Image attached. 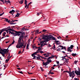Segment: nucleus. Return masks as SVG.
<instances>
[{
	"mask_svg": "<svg viewBox=\"0 0 80 80\" xmlns=\"http://www.w3.org/2000/svg\"><path fill=\"white\" fill-rule=\"evenodd\" d=\"M21 34H20V38L18 39V44L16 46V48H20L22 47L23 46L24 44V41H23V38L24 37H25V34L23 33H21Z\"/></svg>",
	"mask_w": 80,
	"mask_h": 80,
	"instance_id": "1",
	"label": "nucleus"
},
{
	"mask_svg": "<svg viewBox=\"0 0 80 80\" xmlns=\"http://www.w3.org/2000/svg\"><path fill=\"white\" fill-rule=\"evenodd\" d=\"M78 70L76 69V68H74L75 72H74V71H72V72H70V77H71L72 78H74V77L75 76V73L77 75H79L80 76V68H78Z\"/></svg>",
	"mask_w": 80,
	"mask_h": 80,
	"instance_id": "2",
	"label": "nucleus"
},
{
	"mask_svg": "<svg viewBox=\"0 0 80 80\" xmlns=\"http://www.w3.org/2000/svg\"><path fill=\"white\" fill-rule=\"evenodd\" d=\"M15 32H11V31H9V34H13L14 35V36H20V33H22V32L20 31H14Z\"/></svg>",
	"mask_w": 80,
	"mask_h": 80,
	"instance_id": "3",
	"label": "nucleus"
},
{
	"mask_svg": "<svg viewBox=\"0 0 80 80\" xmlns=\"http://www.w3.org/2000/svg\"><path fill=\"white\" fill-rule=\"evenodd\" d=\"M53 37V36L52 35H50L49 36L47 37V40H46L47 42H48V41L50 40L51 39H52V38Z\"/></svg>",
	"mask_w": 80,
	"mask_h": 80,
	"instance_id": "4",
	"label": "nucleus"
},
{
	"mask_svg": "<svg viewBox=\"0 0 80 80\" xmlns=\"http://www.w3.org/2000/svg\"><path fill=\"white\" fill-rule=\"evenodd\" d=\"M49 63H50L48 61H47V62H42V65L43 66L44 65H45V67H46V66H47V65H48V64H49Z\"/></svg>",
	"mask_w": 80,
	"mask_h": 80,
	"instance_id": "5",
	"label": "nucleus"
},
{
	"mask_svg": "<svg viewBox=\"0 0 80 80\" xmlns=\"http://www.w3.org/2000/svg\"><path fill=\"white\" fill-rule=\"evenodd\" d=\"M66 57V56H64L63 57H62V60H65V62H66L67 63L68 62V61L69 60V59H66V58H65V57Z\"/></svg>",
	"mask_w": 80,
	"mask_h": 80,
	"instance_id": "6",
	"label": "nucleus"
},
{
	"mask_svg": "<svg viewBox=\"0 0 80 80\" xmlns=\"http://www.w3.org/2000/svg\"><path fill=\"white\" fill-rule=\"evenodd\" d=\"M8 48L7 49H4L2 50V52H4V53L5 54V53H8Z\"/></svg>",
	"mask_w": 80,
	"mask_h": 80,
	"instance_id": "7",
	"label": "nucleus"
},
{
	"mask_svg": "<svg viewBox=\"0 0 80 80\" xmlns=\"http://www.w3.org/2000/svg\"><path fill=\"white\" fill-rule=\"evenodd\" d=\"M47 37L48 36L47 35H44L43 36H42V39H44V40H47Z\"/></svg>",
	"mask_w": 80,
	"mask_h": 80,
	"instance_id": "8",
	"label": "nucleus"
},
{
	"mask_svg": "<svg viewBox=\"0 0 80 80\" xmlns=\"http://www.w3.org/2000/svg\"><path fill=\"white\" fill-rule=\"evenodd\" d=\"M7 28H3V29H2V30H0V35H1V34H2V32H4V31H5V30H6V29H7Z\"/></svg>",
	"mask_w": 80,
	"mask_h": 80,
	"instance_id": "9",
	"label": "nucleus"
},
{
	"mask_svg": "<svg viewBox=\"0 0 80 80\" xmlns=\"http://www.w3.org/2000/svg\"><path fill=\"white\" fill-rule=\"evenodd\" d=\"M54 57H57V56L55 55V56H51V57H49V58H48V59H50L51 58H54Z\"/></svg>",
	"mask_w": 80,
	"mask_h": 80,
	"instance_id": "10",
	"label": "nucleus"
},
{
	"mask_svg": "<svg viewBox=\"0 0 80 80\" xmlns=\"http://www.w3.org/2000/svg\"><path fill=\"white\" fill-rule=\"evenodd\" d=\"M15 12V11L14 10L12 9V11H10L9 13H11V14H12L13 13H14Z\"/></svg>",
	"mask_w": 80,
	"mask_h": 80,
	"instance_id": "11",
	"label": "nucleus"
},
{
	"mask_svg": "<svg viewBox=\"0 0 80 80\" xmlns=\"http://www.w3.org/2000/svg\"><path fill=\"white\" fill-rule=\"evenodd\" d=\"M55 42L56 43L57 45L60 44V41H55Z\"/></svg>",
	"mask_w": 80,
	"mask_h": 80,
	"instance_id": "12",
	"label": "nucleus"
},
{
	"mask_svg": "<svg viewBox=\"0 0 80 80\" xmlns=\"http://www.w3.org/2000/svg\"><path fill=\"white\" fill-rule=\"evenodd\" d=\"M63 72H66V73H68L69 74V76H70V71H64Z\"/></svg>",
	"mask_w": 80,
	"mask_h": 80,
	"instance_id": "13",
	"label": "nucleus"
},
{
	"mask_svg": "<svg viewBox=\"0 0 80 80\" xmlns=\"http://www.w3.org/2000/svg\"><path fill=\"white\" fill-rule=\"evenodd\" d=\"M24 0H21L20 1H19V3L20 4H22L23 3V2H24Z\"/></svg>",
	"mask_w": 80,
	"mask_h": 80,
	"instance_id": "14",
	"label": "nucleus"
},
{
	"mask_svg": "<svg viewBox=\"0 0 80 80\" xmlns=\"http://www.w3.org/2000/svg\"><path fill=\"white\" fill-rule=\"evenodd\" d=\"M5 22H8L9 23H10V21L8 20V19L7 18H5Z\"/></svg>",
	"mask_w": 80,
	"mask_h": 80,
	"instance_id": "15",
	"label": "nucleus"
},
{
	"mask_svg": "<svg viewBox=\"0 0 80 80\" xmlns=\"http://www.w3.org/2000/svg\"><path fill=\"white\" fill-rule=\"evenodd\" d=\"M8 30H10V31H12V32H15V30H13V29H11V28H9L8 29Z\"/></svg>",
	"mask_w": 80,
	"mask_h": 80,
	"instance_id": "16",
	"label": "nucleus"
},
{
	"mask_svg": "<svg viewBox=\"0 0 80 80\" xmlns=\"http://www.w3.org/2000/svg\"><path fill=\"white\" fill-rule=\"evenodd\" d=\"M35 32L36 33H38V32H39V30H38L36 31V30H35L34 31V32Z\"/></svg>",
	"mask_w": 80,
	"mask_h": 80,
	"instance_id": "17",
	"label": "nucleus"
},
{
	"mask_svg": "<svg viewBox=\"0 0 80 80\" xmlns=\"http://www.w3.org/2000/svg\"><path fill=\"white\" fill-rule=\"evenodd\" d=\"M73 47H74V46H73V45H71L70 46V49L72 50Z\"/></svg>",
	"mask_w": 80,
	"mask_h": 80,
	"instance_id": "18",
	"label": "nucleus"
},
{
	"mask_svg": "<svg viewBox=\"0 0 80 80\" xmlns=\"http://www.w3.org/2000/svg\"><path fill=\"white\" fill-rule=\"evenodd\" d=\"M10 60V58H8V59H6L5 62L6 63H8V61H9V60Z\"/></svg>",
	"mask_w": 80,
	"mask_h": 80,
	"instance_id": "19",
	"label": "nucleus"
},
{
	"mask_svg": "<svg viewBox=\"0 0 80 80\" xmlns=\"http://www.w3.org/2000/svg\"><path fill=\"white\" fill-rule=\"evenodd\" d=\"M20 15V14H19V13H18L16 15L15 17H14V18H15V17H18V16Z\"/></svg>",
	"mask_w": 80,
	"mask_h": 80,
	"instance_id": "20",
	"label": "nucleus"
},
{
	"mask_svg": "<svg viewBox=\"0 0 80 80\" xmlns=\"http://www.w3.org/2000/svg\"><path fill=\"white\" fill-rule=\"evenodd\" d=\"M52 40H57V39H56V38H54V37H53V36H52Z\"/></svg>",
	"mask_w": 80,
	"mask_h": 80,
	"instance_id": "21",
	"label": "nucleus"
},
{
	"mask_svg": "<svg viewBox=\"0 0 80 80\" xmlns=\"http://www.w3.org/2000/svg\"><path fill=\"white\" fill-rule=\"evenodd\" d=\"M72 56H73V57H75V56H76V55H77V54L76 53H72Z\"/></svg>",
	"mask_w": 80,
	"mask_h": 80,
	"instance_id": "22",
	"label": "nucleus"
},
{
	"mask_svg": "<svg viewBox=\"0 0 80 80\" xmlns=\"http://www.w3.org/2000/svg\"><path fill=\"white\" fill-rule=\"evenodd\" d=\"M70 47H68V52H70Z\"/></svg>",
	"mask_w": 80,
	"mask_h": 80,
	"instance_id": "23",
	"label": "nucleus"
},
{
	"mask_svg": "<svg viewBox=\"0 0 80 80\" xmlns=\"http://www.w3.org/2000/svg\"><path fill=\"white\" fill-rule=\"evenodd\" d=\"M2 35L3 36H5V35H6V32L3 33Z\"/></svg>",
	"mask_w": 80,
	"mask_h": 80,
	"instance_id": "24",
	"label": "nucleus"
},
{
	"mask_svg": "<svg viewBox=\"0 0 80 80\" xmlns=\"http://www.w3.org/2000/svg\"><path fill=\"white\" fill-rule=\"evenodd\" d=\"M24 4L25 5L27 4V0H25V3Z\"/></svg>",
	"mask_w": 80,
	"mask_h": 80,
	"instance_id": "25",
	"label": "nucleus"
},
{
	"mask_svg": "<svg viewBox=\"0 0 80 80\" xmlns=\"http://www.w3.org/2000/svg\"><path fill=\"white\" fill-rule=\"evenodd\" d=\"M53 45H54V46H53V48H53V50H55V43H53Z\"/></svg>",
	"mask_w": 80,
	"mask_h": 80,
	"instance_id": "26",
	"label": "nucleus"
},
{
	"mask_svg": "<svg viewBox=\"0 0 80 80\" xmlns=\"http://www.w3.org/2000/svg\"><path fill=\"white\" fill-rule=\"evenodd\" d=\"M36 57V60H37L38 59L39 60V59H40V57Z\"/></svg>",
	"mask_w": 80,
	"mask_h": 80,
	"instance_id": "27",
	"label": "nucleus"
},
{
	"mask_svg": "<svg viewBox=\"0 0 80 80\" xmlns=\"http://www.w3.org/2000/svg\"><path fill=\"white\" fill-rule=\"evenodd\" d=\"M54 73H55L51 72H50V73H49V74H51V75H53V74H54Z\"/></svg>",
	"mask_w": 80,
	"mask_h": 80,
	"instance_id": "28",
	"label": "nucleus"
},
{
	"mask_svg": "<svg viewBox=\"0 0 80 80\" xmlns=\"http://www.w3.org/2000/svg\"><path fill=\"white\" fill-rule=\"evenodd\" d=\"M28 46H29V44H27L26 47V49H28Z\"/></svg>",
	"mask_w": 80,
	"mask_h": 80,
	"instance_id": "29",
	"label": "nucleus"
},
{
	"mask_svg": "<svg viewBox=\"0 0 80 80\" xmlns=\"http://www.w3.org/2000/svg\"><path fill=\"white\" fill-rule=\"evenodd\" d=\"M49 60V59H48L47 61H48L49 63H51V62H52V60H51V59H50V60Z\"/></svg>",
	"mask_w": 80,
	"mask_h": 80,
	"instance_id": "30",
	"label": "nucleus"
},
{
	"mask_svg": "<svg viewBox=\"0 0 80 80\" xmlns=\"http://www.w3.org/2000/svg\"><path fill=\"white\" fill-rule=\"evenodd\" d=\"M9 23L11 24V25H14V24H16V23H10V22Z\"/></svg>",
	"mask_w": 80,
	"mask_h": 80,
	"instance_id": "31",
	"label": "nucleus"
},
{
	"mask_svg": "<svg viewBox=\"0 0 80 80\" xmlns=\"http://www.w3.org/2000/svg\"><path fill=\"white\" fill-rule=\"evenodd\" d=\"M49 55L48 54H46V55L45 56V57H46V58H47L48 57H49Z\"/></svg>",
	"mask_w": 80,
	"mask_h": 80,
	"instance_id": "32",
	"label": "nucleus"
},
{
	"mask_svg": "<svg viewBox=\"0 0 80 80\" xmlns=\"http://www.w3.org/2000/svg\"><path fill=\"white\" fill-rule=\"evenodd\" d=\"M38 56L41 58L42 59H43L44 57H43L42 56H40L39 55H38Z\"/></svg>",
	"mask_w": 80,
	"mask_h": 80,
	"instance_id": "33",
	"label": "nucleus"
},
{
	"mask_svg": "<svg viewBox=\"0 0 80 80\" xmlns=\"http://www.w3.org/2000/svg\"><path fill=\"white\" fill-rule=\"evenodd\" d=\"M40 47H41V46L38 47V50H41V48H40Z\"/></svg>",
	"mask_w": 80,
	"mask_h": 80,
	"instance_id": "34",
	"label": "nucleus"
},
{
	"mask_svg": "<svg viewBox=\"0 0 80 80\" xmlns=\"http://www.w3.org/2000/svg\"><path fill=\"white\" fill-rule=\"evenodd\" d=\"M78 61H76L75 60V61H74V63L75 64H77V62H78Z\"/></svg>",
	"mask_w": 80,
	"mask_h": 80,
	"instance_id": "35",
	"label": "nucleus"
},
{
	"mask_svg": "<svg viewBox=\"0 0 80 80\" xmlns=\"http://www.w3.org/2000/svg\"><path fill=\"white\" fill-rule=\"evenodd\" d=\"M24 45V44H23V45ZM26 46V45H25L24 46H23L24 47H22L21 48H25V47Z\"/></svg>",
	"mask_w": 80,
	"mask_h": 80,
	"instance_id": "36",
	"label": "nucleus"
},
{
	"mask_svg": "<svg viewBox=\"0 0 80 80\" xmlns=\"http://www.w3.org/2000/svg\"><path fill=\"white\" fill-rule=\"evenodd\" d=\"M18 72L20 73H21V74H23V72H22V71H18Z\"/></svg>",
	"mask_w": 80,
	"mask_h": 80,
	"instance_id": "37",
	"label": "nucleus"
},
{
	"mask_svg": "<svg viewBox=\"0 0 80 80\" xmlns=\"http://www.w3.org/2000/svg\"><path fill=\"white\" fill-rule=\"evenodd\" d=\"M40 51V50H39V49H38L37 51L36 52L37 53H39V51Z\"/></svg>",
	"mask_w": 80,
	"mask_h": 80,
	"instance_id": "38",
	"label": "nucleus"
},
{
	"mask_svg": "<svg viewBox=\"0 0 80 80\" xmlns=\"http://www.w3.org/2000/svg\"><path fill=\"white\" fill-rule=\"evenodd\" d=\"M42 32H47V30L45 29H43Z\"/></svg>",
	"mask_w": 80,
	"mask_h": 80,
	"instance_id": "39",
	"label": "nucleus"
},
{
	"mask_svg": "<svg viewBox=\"0 0 80 80\" xmlns=\"http://www.w3.org/2000/svg\"><path fill=\"white\" fill-rule=\"evenodd\" d=\"M60 50L61 49L60 48H59L57 50V51H58V52H60Z\"/></svg>",
	"mask_w": 80,
	"mask_h": 80,
	"instance_id": "40",
	"label": "nucleus"
},
{
	"mask_svg": "<svg viewBox=\"0 0 80 80\" xmlns=\"http://www.w3.org/2000/svg\"><path fill=\"white\" fill-rule=\"evenodd\" d=\"M43 59H44V60H48V58H46L45 57H44Z\"/></svg>",
	"mask_w": 80,
	"mask_h": 80,
	"instance_id": "41",
	"label": "nucleus"
},
{
	"mask_svg": "<svg viewBox=\"0 0 80 80\" xmlns=\"http://www.w3.org/2000/svg\"><path fill=\"white\" fill-rule=\"evenodd\" d=\"M40 69L42 71V72H43V68L42 67L40 68Z\"/></svg>",
	"mask_w": 80,
	"mask_h": 80,
	"instance_id": "42",
	"label": "nucleus"
},
{
	"mask_svg": "<svg viewBox=\"0 0 80 80\" xmlns=\"http://www.w3.org/2000/svg\"><path fill=\"white\" fill-rule=\"evenodd\" d=\"M40 53H44V52H43L42 51H40Z\"/></svg>",
	"mask_w": 80,
	"mask_h": 80,
	"instance_id": "43",
	"label": "nucleus"
},
{
	"mask_svg": "<svg viewBox=\"0 0 80 80\" xmlns=\"http://www.w3.org/2000/svg\"><path fill=\"white\" fill-rule=\"evenodd\" d=\"M58 47H61V48L62 47H63V46H62L61 45H59L58 46Z\"/></svg>",
	"mask_w": 80,
	"mask_h": 80,
	"instance_id": "44",
	"label": "nucleus"
},
{
	"mask_svg": "<svg viewBox=\"0 0 80 80\" xmlns=\"http://www.w3.org/2000/svg\"><path fill=\"white\" fill-rule=\"evenodd\" d=\"M57 38H58V39H60V38H62V37L59 36V37H58Z\"/></svg>",
	"mask_w": 80,
	"mask_h": 80,
	"instance_id": "45",
	"label": "nucleus"
},
{
	"mask_svg": "<svg viewBox=\"0 0 80 80\" xmlns=\"http://www.w3.org/2000/svg\"><path fill=\"white\" fill-rule=\"evenodd\" d=\"M15 42L14 40H13V42H12L11 44H12V45H13V44L14 43H15Z\"/></svg>",
	"mask_w": 80,
	"mask_h": 80,
	"instance_id": "46",
	"label": "nucleus"
},
{
	"mask_svg": "<svg viewBox=\"0 0 80 80\" xmlns=\"http://www.w3.org/2000/svg\"><path fill=\"white\" fill-rule=\"evenodd\" d=\"M35 44H34V45H33L32 46V48H35Z\"/></svg>",
	"mask_w": 80,
	"mask_h": 80,
	"instance_id": "47",
	"label": "nucleus"
},
{
	"mask_svg": "<svg viewBox=\"0 0 80 80\" xmlns=\"http://www.w3.org/2000/svg\"><path fill=\"white\" fill-rule=\"evenodd\" d=\"M47 55H51V53L50 52H47Z\"/></svg>",
	"mask_w": 80,
	"mask_h": 80,
	"instance_id": "48",
	"label": "nucleus"
},
{
	"mask_svg": "<svg viewBox=\"0 0 80 80\" xmlns=\"http://www.w3.org/2000/svg\"><path fill=\"white\" fill-rule=\"evenodd\" d=\"M48 78L49 79H50L51 80H53V78H50V77Z\"/></svg>",
	"mask_w": 80,
	"mask_h": 80,
	"instance_id": "49",
	"label": "nucleus"
},
{
	"mask_svg": "<svg viewBox=\"0 0 80 80\" xmlns=\"http://www.w3.org/2000/svg\"><path fill=\"white\" fill-rule=\"evenodd\" d=\"M2 56H3V57H5V53H3L2 54Z\"/></svg>",
	"mask_w": 80,
	"mask_h": 80,
	"instance_id": "50",
	"label": "nucleus"
},
{
	"mask_svg": "<svg viewBox=\"0 0 80 80\" xmlns=\"http://www.w3.org/2000/svg\"><path fill=\"white\" fill-rule=\"evenodd\" d=\"M49 45L48 46V47H52V46L50 45V44H49Z\"/></svg>",
	"mask_w": 80,
	"mask_h": 80,
	"instance_id": "51",
	"label": "nucleus"
},
{
	"mask_svg": "<svg viewBox=\"0 0 80 80\" xmlns=\"http://www.w3.org/2000/svg\"><path fill=\"white\" fill-rule=\"evenodd\" d=\"M5 31H6L7 33H8V32H9V31H8V30H5Z\"/></svg>",
	"mask_w": 80,
	"mask_h": 80,
	"instance_id": "52",
	"label": "nucleus"
},
{
	"mask_svg": "<svg viewBox=\"0 0 80 80\" xmlns=\"http://www.w3.org/2000/svg\"><path fill=\"white\" fill-rule=\"evenodd\" d=\"M2 50H3V49H2V48H0V52H1V51L2 52H3V51Z\"/></svg>",
	"mask_w": 80,
	"mask_h": 80,
	"instance_id": "53",
	"label": "nucleus"
},
{
	"mask_svg": "<svg viewBox=\"0 0 80 80\" xmlns=\"http://www.w3.org/2000/svg\"><path fill=\"white\" fill-rule=\"evenodd\" d=\"M28 73L29 75H30V74H33V73H29V72H28Z\"/></svg>",
	"mask_w": 80,
	"mask_h": 80,
	"instance_id": "54",
	"label": "nucleus"
},
{
	"mask_svg": "<svg viewBox=\"0 0 80 80\" xmlns=\"http://www.w3.org/2000/svg\"><path fill=\"white\" fill-rule=\"evenodd\" d=\"M53 70V69H51L49 71V73H50L51 72H52V70Z\"/></svg>",
	"mask_w": 80,
	"mask_h": 80,
	"instance_id": "55",
	"label": "nucleus"
},
{
	"mask_svg": "<svg viewBox=\"0 0 80 80\" xmlns=\"http://www.w3.org/2000/svg\"><path fill=\"white\" fill-rule=\"evenodd\" d=\"M21 51H20L18 52V54H20V53H21Z\"/></svg>",
	"mask_w": 80,
	"mask_h": 80,
	"instance_id": "56",
	"label": "nucleus"
},
{
	"mask_svg": "<svg viewBox=\"0 0 80 80\" xmlns=\"http://www.w3.org/2000/svg\"><path fill=\"white\" fill-rule=\"evenodd\" d=\"M36 57H37L35 56H34V58H33V59H35V58H36Z\"/></svg>",
	"mask_w": 80,
	"mask_h": 80,
	"instance_id": "57",
	"label": "nucleus"
},
{
	"mask_svg": "<svg viewBox=\"0 0 80 80\" xmlns=\"http://www.w3.org/2000/svg\"><path fill=\"white\" fill-rule=\"evenodd\" d=\"M43 42H45V41H44L43 42H41L40 43H43Z\"/></svg>",
	"mask_w": 80,
	"mask_h": 80,
	"instance_id": "58",
	"label": "nucleus"
},
{
	"mask_svg": "<svg viewBox=\"0 0 80 80\" xmlns=\"http://www.w3.org/2000/svg\"><path fill=\"white\" fill-rule=\"evenodd\" d=\"M34 55H36V54H37V53L36 52H35L33 53Z\"/></svg>",
	"mask_w": 80,
	"mask_h": 80,
	"instance_id": "59",
	"label": "nucleus"
},
{
	"mask_svg": "<svg viewBox=\"0 0 80 80\" xmlns=\"http://www.w3.org/2000/svg\"><path fill=\"white\" fill-rule=\"evenodd\" d=\"M63 49H64V50H65L66 51V48H65V47L63 48Z\"/></svg>",
	"mask_w": 80,
	"mask_h": 80,
	"instance_id": "60",
	"label": "nucleus"
},
{
	"mask_svg": "<svg viewBox=\"0 0 80 80\" xmlns=\"http://www.w3.org/2000/svg\"><path fill=\"white\" fill-rule=\"evenodd\" d=\"M43 44H41V47H42L43 46Z\"/></svg>",
	"mask_w": 80,
	"mask_h": 80,
	"instance_id": "61",
	"label": "nucleus"
},
{
	"mask_svg": "<svg viewBox=\"0 0 80 80\" xmlns=\"http://www.w3.org/2000/svg\"><path fill=\"white\" fill-rule=\"evenodd\" d=\"M9 41H7V42H6L5 43H9Z\"/></svg>",
	"mask_w": 80,
	"mask_h": 80,
	"instance_id": "62",
	"label": "nucleus"
},
{
	"mask_svg": "<svg viewBox=\"0 0 80 80\" xmlns=\"http://www.w3.org/2000/svg\"><path fill=\"white\" fill-rule=\"evenodd\" d=\"M12 45V44H11L8 47V48H9V47H10V46H11V45Z\"/></svg>",
	"mask_w": 80,
	"mask_h": 80,
	"instance_id": "63",
	"label": "nucleus"
},
{
	"mask_svg": "<svg viewBox=\"0 0 80 80\" xmlns=\"http://www.w3.org/2000/svg\"><path fill=\"white\" fill-rule=\"evenodd\" d=\"M12 45V44H11L8 47V48H9V47H10V46H11V45Z\"/></svg>",
	"mask_w": 80,
	"mask_h": 80,
	"instance_id": "64",
	"label": "nucleus"
}]
</instances>
